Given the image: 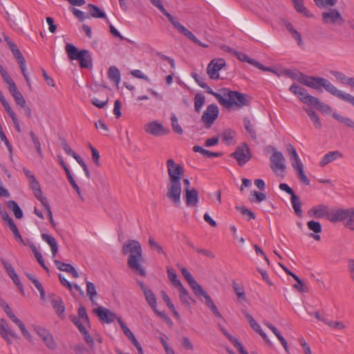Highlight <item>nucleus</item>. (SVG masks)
<instances>
[{
	"instance_id": "nucleus-47",
	"label": "nucleus",
	"mask_w": 354,
	"mask_h": 354,
	"mask_svg": "<svg viewBox=\"0 0 354 354\" xmlns=\"http://www.w3.org/2000/svg\"><path fill=\"white\" fill-rule=\"evenodd\" d=\"M293 168L297 171L298 178L299 180L304 185H308L310 184V180L304 172L303 164L299 165L296 167Z\"/></svg>"
},
{
	"instance_id": "nucleus-53",
	"label": "nucleus",
	"mask_w": 354,
	"mask_h": 354,
	"mask_svg": "<svg viewBox=\"0 0 354 354\" xmlns=\"http://www.w3.org/2000/svg\"><path fill=\"white\" fill-rule=\"evenodd\" d=\"M41 205L47 212V214H48L49 221H50L51 226L55 229L56 227V223L53 220V212L50 209V206L48 203V201H46L44 202L43 203H41Z\"/></svg>"
},
{
	"instance_id": "nucleus-20",
	"label": "nucleus",
	"mask_w": 354,
	"mask_h": 354,
	"mask_svg": "<svg viewBox=\"0 0 354 354\" xmlns=\"http://www.w3.org/2000/svg\"><path fill=\"white\" fill-rule=\"evenodd\" d=\"M181 273L185 278V279L187 281L188 284L192 289L194 293H196V290H198L201 286L198 284V283L195 280L192 274L187 270L185 268H182L180 269Z\"/></svg>"
},
{
	"instance_id": "nucleus-3",
	"label": "nucleus",
	"mask_w": 354,
	"mask_h": 354,
	"mask_svg": "<svg viewBox=\"0 0 354 354\" xmlns=\"http://www.w3.org/2000/svg\"><path fill=\"white\" fill-rule=\"evenodd\" d=\"M219 91L224 95V102L221 105L227 109H230L233 106L242 107L249 104V100L246 98L245 95L238 91H233L229 88H222Z\"/></svg>"
},
{
	"instance_id": "nucleus-19",
	"label": "nucleus",
	"mask_w": 354,
	"mask_h": 354,
	"mask_svg": "<svg viewBox=\"0 0 354 354\" xmlns=\"http://www.w3.org/2000/svg\"><path fill=\"white\" fill-rule=\"evenodd\" d=\"M330 93L333 95V96L337 97V98L344 101L345 102L349 103L352 106H354V96L349 94L344 93L339 89H337L334 85H333V87L331 90L330 91Z\"/></svg>"
},
{
	"instance_id": "nucleus-54",
	"label": "nucleus",
	"mask_w": 354,
	"mask_h": 354,
	"mask_svg": "<svg viewBox=\"0 0 354 354\" xmlns=\"http://www.w3.org/2000/svg\"><path fill=\"white\" fill-rule=\"evenodd\" d=\"M325 324L331 328L343 330L346 328V325L343 322L339 321L327 319V321L325 322Z\"/></svg>"
},
{
	"instance_id": "nucleus-61",
	"label": "nucleus",
	"mask_w": 354,
	"mask_h": 354,
	"mask_svg": "<svg viewBox=\"0 0 354 354\" xmlns=\"http://www.w3.org/2000/svg\"><path fill=\"white\" fill-rule=\"evenodd\" d=\"M117 321L119 323L122 331L128 338L133 335V333L127 327V326L125 324V323L122 321L121 318H117Z\"/></svg>"
},
{
	"instance_id": "nucleus-4",
	"label": "nucleus",
	"mask_w": 354,
	"mask_h": 354,
	"mask_svg": "<svg viewBox=\"0 0 354 354\" xmlns=\"http://www.w3.org/2000/svg\"><path fill=\"white\" fill-rule=\"evenodd\" d=\"M299 82L306 86L319 91H322V86L328 93H330L333 85L328 80L324 77H312L303 74L299 77Z\"/></svg>"
},
{
	"instance_id": "nucleus-40",
	"label": "nucleus",
	"mask_w": 354,
	"mask_h": 354,
	"mask_svg": "<svg viewBox=\"0 0 354 354\" xmlns=\"http://www.w3.org/2000/svg\"><path fill=\"white\" fill-rule=\"evenodd\" d=\"M167 272L170 282L175 288H178L182 285L181 281L178 279L177 274L174 269L167 268Z\"/></svg>"
},
{
	"instance_id": "nucleus-25",
	"label": "nucleus",
	"mask_w": 354,
	"mask_h": 354,
	"mask_svg": "<svg viewBox=\"0 0 354 354\" xmlns=\"http://www.w3.org/2000/svg\"><path fill=\"white\" fill-rule=\"evenodd\" d=\"M0 334L8 344H12L10 337H12L14 339L18 338V336L13 333L6 324H3L0 323Z\"/></svg>"
},
{
	"instance_id": "nucleus-1",
	"label": "nucleus",
	"mask_w": 354,
	"mask_h": 354,
	"mask_svg": "<svg viewBox=\"0 0 354 354\" xmlns=\"http://www.w3.org/2000/svg\"><path fill=\"white\" fill-rule=\"evenodd\" d=\"M166 165L169 180L165 196L175 207H179L182 193L180 180L183 176V169L171 158L167 160Z\"/></svg>"
},
{
	"instance_id": "nucleus-23",
	"label": "nucleus",
	"mask_w": 354,
	"mask_h": 354,
	"mask_svg": "<svg viewBox=\"0 0 354 354\" xmlns=\"http://www.w3.org/2000/svg\"><path fill=\"white\" fill-rule=\"evenodd\" d=\"M176 288L180 292L179 298L182 304L187 308H191L192 302L195 303L196 301L190 297L187 290L183 287V284Z\"/></svg>"
},
{
	"instance_id": "nucleus-56",
	"label": "nucleus",
	"mask_w": 354,
	"mask_h": 354,
	"mask_svg": "<svg viewBox=\"0 0 354 354\" xmlns=\"http://www.w3.org/2000/svg\"><path fill=\"white\" fill-rule=\"evenodd\" d=\"M236 209L240 212V213L243 216H245V217H248V220H250V219H254L255 218V215L254 214L251 212L250 209L244 207H239V206H236Z\"/></svg>"
},
{
	"instance_id": "nucleus-64",
	"label": "nucleus",
	"mask_w": 354,
	"mask_h": 354,
	"mask_svg": "<svg viewBox=\"0 0 354 354\" xmlns=\"http://www.w3.org/2000/svg\"><path fill=\"white\" fill-rule=\"evenodd\" d=\"M316 108L319 111H321L324 113L328 114L332 112V108L329 105L322 102L320 100H319L318 104L317 105Z\"/></svg>"
},
{
	"instance_id": "nucleus-59",
	"label": "nucleus",
	"mask_w": 354,
	"mask_h": 354,
	"mask_svg": "<svg viewBox=\"0 0 354 354\" xmlns=\"http://www.w3.org/2000/svg\"><path fill=\"white\" fill-rule=\"evenodd\" d=\"M308 229L315 233H319L322 232V226L319 222L315 221H310L307 223Z\"/></svg>"
},
{
	"instance_id": "nucleus-52",
	"label": "nucleus",
	"mask_w": 354,
	"mask_h": 354,
	"mask_svg": "<svg viewBox=\"0 0 354 354\" xmlns=\"http://www.w3.org/2000/svg\"><path fill=\"white\" fill-rule=\"evenodd\" d=\"M235 132L231 129L225 130L222 134V140L227 145H230L234 139Z\"/></svg>"
},
{
	"instance_id": "nucleus-29",
	"label": "nucleus",
	"mask_w": 354,
	"mask_h": 354,
	"mask_svg": "<svg viewBox=\"0 0 354 354\" xmlns=\"http://www.w3.org/2000/svg\"><path fill=\"white\" fill-rule=\"evenodd\" d=\"M9 91L13 97L15 103L19 106H25L26 100L21 93L18 90L17 86L9 88Z\"/></svg>"
},
{
	"instance_id": "nucleus-9",
	"label": "nucleus",
	"mask_w": 354,
	"mask_h": 354,
	"mask_svg": "<svg viewBox=\"0 0 354 354\" xmlns=\"http://www.w3.org/2000/svg\"><path fill=\"white\" fill-rule=\"evenodd\" d=\"M34 330L43 341L46 346L50 350L54 351L57 348V344L50 331L41 326H34Z\"/></svg>"
},
{
	"instance_id": "nucleus-10",
	"label": "nucleus",
	"mask_w": 354,
	"mask_h": 354,
	"mask_svg": "<svg viewBox=\"0 0 354 354\" xmlns=\"http://www.w3.org/2000/svg\"><path fill=\"white\" fill-rule=\"evenodd\" d=\"M218 113L219 110L216 104H212L207 106L206 110L201 116V120L206 128L209 129L212 126L214 121L217 119Z\"/></svg>"
},
{
	"instance_id": "nucleus-32",
	"label": "nucleus",
	"mask_w": 354,
	"mask_h": 354,
	"mask_svg": "<svg viewBox=\"0 0 354 354\" xmlns=\"http://www.w3.org/2000/svg\"><path fill=\"white\" fill-rule=\"evenodd\" d=\"M290 91L295 95H297L299 99L302 102L306 96H309V94L307 93L306 90L304 88L301 87L295 84L291 85V86L290 87Z\"/></svg>"
},
{
	"instance_id": "nucleus-2",
	"label": "nucleus",
	"mask_w": 354,
	"mask_h": 354,
	"mask_svg": "<svg viewBox=\"0 0 354 354\" xmlns=\"http://www.w3.org/2000/svg\"><path fill=\"white\" fill-rule=\"evenodd\" d=\"M122 253L128 255L127 265L132 271L142 277L147 275L146 270L142 266L145 258L139 241L129 240L125 242L122 245Z\"/></svg>"
},
{
	"instance_id": "nucleus-16",
	"label": "nucleus",
	"mask_w": 354,
	"mask_h": 354,
	"mask_svg": "<svg viewBox=\"0 0 354 354\" xmlns=\"http://www.w3.org/2000/svg\"><path fill=\"white\" fill-rule=\"evenodd\" d=\"M5 313H6V315L8 316V317L15 324L18 326V327L19 328V329L21 330V333L22 335L29 341H31L32 339V336L30 334V333L27 330V329L26 328L24 324H23V322L19 319H18L15 315L13 313L11 308L9 306V305H7L4 308H3Z\"/></svg>"
},
{
	"instance_id": "nucleus-63",
	"label": "nucleus",
	"mask_w": 354,
	"mask_h": 354,
	"mask_svg": "<svg viewBox=\"0 0 354 354\" xmlns=\"http://www.w3.org/2000/svg\"><path fill=\"white\" fill-rule=\"evenodd\" d=\"M319 102V98L312 96L310 95H309V96H306V98H304V100H303V103L306 104L308 105L314 106L315 107L318 104Z\"/></svg>"
},
{
	"instance_id": "nucleus-24",
	"label": "nucleus",
	"mask_w": 354,
	"mask_h": 354,
	"mask_svg": "<svg viewBox=\"0 0 354 354\" xmlns=\"http://www.w3.org/2000/svg\"><path fill=\"white\" fill-rule=\"evenodd\" d=\"M57 268L61 271H64L72 274L74 278H78L79 274L74 267L66 263H63L59 260H54Z\"/></svg>"
},
{
	"instance_id": "nucleus-51",
	"label": "nucleus",
	"mask_w": 354,
	"mask_h": 354,
	"mask_svg": "<svg viewBox=\"0 0 354 354\" xmlns=\"http://www.w3.org/2000/svg\"><path fill=\"white\" fill-rule=\"evenodd\" d=\"M86 293L90 300L93 302L94 297L97 295V291L94 283L90 281L86 282Z\"/></svg>"
},
{
	"instance_id": "nucleus-31",
	"label": "nucleus",
	"mask_w": 354,
	"mask_h": 354,
	"mask_svg": "<svg viewBox=\"0 0 354 354\" xmlns=\"http://www.w3.org/2000/svg\"><path fill=\"white\" fill-rule=\"evenodd\" d=\"M232 288L239 300L244 301H246V295L243 284L234 281L232 282Z\"/></svg>"
},
{
	"instance_id": "nucleus-27",
	"label": "nucleus",
	"mask_w": 354,
	"mask_h": 354,
	"mask_svg": "<svg viewBox=\"0 0 354 354\" xmlns=\"http://www.w3.org/2000/svg\"><path fill=\"white\" fill-rule=\"evenodd\" d=\"M51 304L53 308L55 310L57 315L61 318H64V312L65 307L64 306L63 301L59 297L54 298L51 300Z\"/></svg>"
},
{
	"instance_id": "nucleus-8",
	"label": "nucleus",
	"mask_w": 354,
	"mask_h": 354,
	"mask_svg": "<svg viewBox=\"0 0 354 354\" xmlns=\"http://www.w3.org/2000/svg\"><path fill=\"white\" fill-rule=\"evenodd\" d=\"M230 156L236 159L240 166L244 165L252 157L250 148L245 142L239 145Z\"/></svg>"
},
{
	"instance_id": "nucleus-36",
	"label": "nucleus",
	"mask_w": 354,
	"mask_h": 354,
	"mask_svg": "<svg viewBox=\"0 0 354 354\" xmlns=\"http://www.w3.org/2000/svg\"><path fill=\"white\" fill-rule=\"evenodd\" d=\"M193 151L194 152H198L202 154L203 156L207 157V158H215V157H219L221 156V153L218 152H212L209 150L203 149L201 146L196 145L193 147Z\"/></svg>"
},
{
	"instance_id": "nucleus-6",
	"label": "nucleus",
	"mask_w": 354,
	"mask_h": 354,
	"mask_svg": "<svg viewBox=\"0 0 354 354\" xmlns=\"http://www.w3.org/2000/svg\"><path fill=\"white\" fill-rule=\"evenodd\" d=\"M160 11L168 19V20L174 26V27L176 28L180 33L185 35L188 39L192 41L193 42H194L195 44H198L200 46L207 47V45L203 44L195 37V35L191 31H189L184 26H183L178 21H176L174 19V17L165 9L164 7L163 10H160Z\"/></svg>"
},
{
	"instance_id": "nucleus-42",
	"label": "nucleus",
	"mask_w": 354,
	"mask_h": 354,
	"mask_svg": "<svg viewBox=\"0 0 354 354\" xmlns=\"http://www.w3.org/2000/svg\"><path fill=\"white\" fill-rule=\"evenodd\" d=\"M205 102V97L202 93H196L194 97V109L197 113H200Z\"/></svg>"
},
{
	"instance_id": "nucleus-12",
	"label": "nucleus",
	"mask_w": 354,
	"mask_h": 354,
	"mask_svg": "<svg viewBox=\"0 0 354 354\" xmlns=\"http://www.w3.org/2000/svg\"><path fill=\"white\" fill-rule=\"evenodd\" d=\"M322 17L325 24L341 25L344 21L342 15L337 9H330L328 11L323 12Z\"/></svg>"
},
{
	"instance_id": "nucleus-21",
	"label": "nucleus",
	"mask_w": 354,
	"mask_h": 354,
	"mask_svg": "<svg viewBox=\"0 0 354 354\" xmlns=\"http://www.w3.org/2000/svg\"><path fill=\"white\" fill-rule=\"evenodd\" d=\"M30 187L32 190L35 196L39 201L41 203L48 201L46 197L42 195V191L41 189L40 185L36 178H34L29 181Z\"/></svg>"
},
{
	"instance_id": "nucleus-50",
	"label": "nucleus",
	"mask_w": 354,
	"mask_h": 354,
	"mask_svg": "<svg viewBox=\"0 0 354 354\" xmlns=\"http://www.w3.org/2000/svg\"><path fill=\"white\" fill-rule=\"evenodd\" d=\"M266 198V195L263 193L258 192L257 191H253L251 192L250 196V202H258L260 203Z\"/></svg>"
},
{
	"instance_id": "nucleus-62",
	"label": "nucleus",
	"mask_w": 354,
	"mask_h": 354,
	"mask_svg": "<svg viewBox=\"0 0 354 354\" xmlns=\"http://www.w3.org/2000/svg\"><path fill=\"white\" fill-rule=\"evenodd\" d=\"M78 318L82 319L84 323L88 324L89 319L86 313V308L83 306H80L78 310Z\"/></svg>"
},
{
	"instance_id": "nucleus-58",
	"label": "nucleus",
	"mask_w": 354,
	"mask_h": 354,
	"mask_svg": "<svg viewBox=\"0 0 354 354\" xmlns=\"http://www.w3.org/2000/svg\"><path fill=\"white\" fill-rule=\"evenodd\" d=\"M203 88L205 89L207 93L214 96L221 104L222 102H224V95L222 94V93L221 91H220V93H216V92L213 91L212 89L209 86H208V85L207 84H206V87Z\"/></svg>"
},
{
	"instance_id": "nucleus-49",
	"label": "nucleus",
	"mask_w": 354,
	"mask_h": 354,
	"mask_svg": "<svg viewBox=\"0 0 354 354\" xmlns=\"http://www.w3.org/2000/svg\"><path fill=\"white\" fill-rule=\"evenodd\" d=\"M171 121L173 131L178 135H182L183 130L180 125L178 124V118L174 113L171 114Z\"/></svg>"
},
{
	"instance_id": "nucleus-37",
	"label": "nucleus",
	"mask_w": 354,
	"mask_h": 354,
	"mask_svg": "<svg viewBox=\"0 0 354 354\" xmlns=\"http://www.w3.org/2000/svg\"><path fill=\"white\" fill-rule=\"evenodd\" d=\"M108 77L111 81L115 83L117 86L120 82V73L117 67L111 66L108 71Z\"/></svg>"
},
{
	"instance_id": "nucleus-45",
	"label": "nucleus",
	"mask_w": 354,
	"mask_h": 354,
	"mask_svg": "<svg viewBox=\"0 0 354 354\" xmlns=\"http://www.w3.org/2000/svg\"><path fill=\"white\" fill-rule=\"evenodd\" d=\"M244 125L250 137L254 140L257 139V133L254 127L248 118H244Z\"/></svg>"
},
{
	"instance_id": "nucleus-28",
	"label": "nucleus",
	"mask_w": 354,
	"mask_h": 354,
	"mask_svg": "<svg viewBox=\"0 0 354 354\" xmlns=\"http://www.w3.org/2000/svg\"><path fill=\"white\" fill-rule=\"evenodd\" d=\"M42 239L50 247L53 257H55L58 252V245L55 239L48 234H41Z\"/></svg>"
},
{
	"instance_id": "nucleus-18",
	"label": "nucleus",
	"mask_w": 354,
	"mask_h": 354,
	"mask_svg": "<svg viewBox=\"0 0 354 354\" xmlns=\"http://www.w3.org/2000/svg\"><path fill=\"white\" fill-rule=\"evenodd\" d=\"M185 194L186 205L187 207H196L199 201L198 191L194 188L186 187Z\"/></svg>"
},
{
	"instance_id": "nucleus-48",
	"label": "nucleus",
	"mask_w": 354,
	"mask_h": 354,
	"mask_svg": "<svg viewBox=\"0 0 354 354\" xmlns=\"http://www.w3.org/2000/svg\"><path fill=\"white\" fill-rule=\"evenodd\" d=\"M145 296L149 305L152 309H155L157 306L156 298L151 290L145 291Z\"/></svg>"
},
{
	"instance_id": "nucleus-38",
	"label": "nucleus",
	"mask_w": 354,
	"mask_h": 354,
	"mask_svg": "<svg viewBox=\"0 0 354 354\" xmlns=\"http://www.w3.org/2000/svg\"><path fill=\"white\" fill-rule=\"evenodd\" d=\"M148 243L151 250L156 251L158 254H162L167 257V254L163 250V248L156 241L153 237H149Z\"/></svg>"
},
{
	"instance_id": "nucleus-35",
	"label": "nucleus",
	"mask_w": 354,
	"mask_h": 354,
	"mask_svg": "<svg viewBox=\"0 0 354 354\" xmlns=\"http://www.w3.org/2000/svg\"><path fill=\"white\" fill-rule=\"evenodd\" d=\"M294 7L298 12L304 15L306 17H312L313 15L306 9L302 0H292Z\"/></svg>"
},
{
	"instance_id": "nucleus-34",
	"label": "nucleus",
	"mask_w": 354,
	"mask_h": 354,
	"mask_svg": "<svg viewBox=\"0 0 354 354\" xmlns=\"http://www.w3.org/2000/svg\"><path fill=\"white\" fill-rule=\"evenodd\" d=\"M7 207L10 210L12 211L16 218L21 219L23 218V212L16 201H8Z\"/></svg>"
},
{
	"instance_id": "nucleus-39",
	"label": "nucleus",
	"mask_w": 354,
	"mask_h": 354,
	"mask_svg": "<svg viewBox=\"0 0 354 354\" xmlns=\"http://www.w3.org/2000/svg\"><path fill=\"white\" fill-rule=\"evenodd\" d=\"M90 15L94 18H104L106 15L97 6L89 3L87 6Z\"/></svg>"
},
{
	"instance_id": "nucleus-13",
	"label": "nucleus",
	"mask_w": 354,
	"mask_h": 354,
	"mask_svg": "<svg viewBox=\"0 0 354 354\" xmlns=\"http://www.w3.org/2000/svg\"><path fill=\"white\" fill-rule=\"evenodd\" d=\"M225 66V62L223 59H212L207 67V73L212 80L219 78L218 72Z\"/></svg>"
},
{
	"instance_id": "nucleus-57",
	"label": "nucleus",
	"mask_w": 354,
	"mask_h": 354,
	"mask_svg": "<svg viewBox=\"0 0 354 354\" xmlns=\"http://www.w3.org/2000/svg\"><path fill=\"white\" fill-rule=\"evenodd\" d=\"M0 261L1 263L3 265L4 268L6 270L10 278L14 277L17 274V273L15 271V269L12 266L10 263H9L7 261H6L4 259L1 258Z\"/></svg>"
},
{
	"instance_id": "nucleus-60",
	"label": "nucleus",
	"mask_w": 354,
	"mask_h": 354,
	"mask_svg": "<svg viewBox=\"0 0 354 354\" xmlns=\"http://www.w3.org/2000/svg\"><path fill=\"white\" fill-rule=\"evenodd\" d=\"M318 7L333 6L336 4L337 0H314Z\"/></svg>"
},
{
	"instance_id": "nucleus-22",
	"label": "nucleus",
	"mask_w": 354,
	"mask_h": 354,
	"mask_svg": "<svg viewBox=\"0 0 354 354\" xmlns=\"http://www.w3.org/2000/svg\"><path fill=\"white\" fill-rule=\"evenodd\" d=\"M77 60L80 62V66L82 68H88L92 65V57L87 50H81V53Z\"/></svg>"
},
{
	"instance_id": "nucleus-14",
	"label": "nucleus",
	"mask_w": 354,
	"mask_h": 354,
	"mask_svg": "<svg viewBox=\"0 0 354 354\" xmlns=\"http://www.w3.org/2000/svg\"><path fill=\"white\" fill-rule=\"evenodd\" d=\"M93 313H95L99 319L106 324L113 323L117 318V315L109 309L102 306H99L93 309Z\"/></svg>"
},
{
	"instance_id": "nucleus-30",
	"label": "nucleus",
	"mask_w": 354,
	"mask_h": 354,
	"mask_svg": "<svg viewBox=\"0 0 354 354\" xmlns=\"http://www.w3.org/2000/svg\"><path fill=\"white\" fill-rule=\"evenodd\" d=\"M65 50L68 58L71 60H77L81 53V50H78L73 44L69 43L66 44Z\"/></svg>"
},
{
	"instance_id": "nucleus-5",
	"label": "nucleus",
	"mask_w": 354,
	"mask_h": 354,
	"mask_svg": "<svg viewBox=\"0 0 354 354\" xmlns=\"http://www.w3.org/2000/svg\"><path fill=\"white\" fill-rule=\"evenodd\" d=\"M335 216L333 218L334 223L342 222L344 227L354 231V207L336 209Z\"/></svg>"
},
{
	"instance_id": "nucleus-15",
	"label": "nucleus",
	"mask_w": 354,
	"mask_h": 354,
	"mask_svg": "<svg viewBox=\"0 0 354 354\" xmlns=\"http://www.w3.org/2000/svg\"><path fill=\"white\" fill-rule=\"evenodd\" d=\"M145 131L154 136H161L169 133V129H165L156 121L150 122L145 125Z\"/></svg>"
},
{
	"instance_id": "nucleus-55",
	"label": "nucleus",
	"mask_w": 354,
	"mask_h": 354,
	"mask_svg": "<svg viewBox=\"0 0 354 354\" xmlns=\"http://www.w3.org/2000/svg\"><path fill=\"white\" fill-rule=\"evenodd\" d=\"M331 74L341 83L348 84L350 77H346L344 73L339 71H331Z\"/></svg>"
},
{
	"instance_id": "nucleus-41",
	"label": "nucleus",
	"mask_w": 354,
	"mask_h": 354,
	"mask_svg": "<svg viewBox=\"0 0 354 354\" xmlns=\"http://www.w3.org/2000/svg\"><path fill=\"white\" fill-rule=\"evenodd\" d=\"M333 117L335 120H338L339 122H340L343 123L344 124H345L346 126H347L348 127L354 129V120H352L351 118H350L348 117L342 116L337 113H333Z\"/></svg>"
},
{
	"instance_id": "nucleus-44",
	"label": "nucleus",
	"mask_w": 354,
	"mask_h": 354,
	"mask_svg": "<svg viewBox=\"0 0 354 354\" xmlns=\"http://www.w3.org/2000/svg\"><path fill=\"white\" fill-rule=\"evenodd\" d=\"M0 73L4 82L8 85V88L16 86L15 82L2 65H0Z\"/></svg>"
},
{
	"instance_id": "nucleus-11",
	"label": "nucleus",
	"mask_w": 354,
	"mask_h": 354,
	"mask_svg": "<svg viewBox=\"0 0 354 354\" xmlns=\"http://www.w3.org/2000/svg\"><path fill=\"white\" fill-rule=\"evenodd\" d=\"M270 167L277 174H279V172H284L286 169L285 158L281 152L277 151L273 152L270 156Z\"/></svg>"
},
{
	"instance_id": "nucleus-33",
	"label": "nucleus",
	"mask_w": 354,
	"mask_h": 354,
	"mask_svg": "<svg viewBox=\"0 0 354 354\" xmlns=\"http://www.w3.org/2000/svg\"><path fill=\"white\" fill-rule=\"evenodd\" d=\"M287 151L290 157V160H292V167H296L297 166L302 164L300 161V159H299L298 155H297L296 149L291 144H289L287 146Z\"/></svg>"
},
{
	"instance_id": "nucleus-7",
	"label": "nucleus",
	"mask_w": 354,
	"mask_h": 354,
	"mask_svg": "<svg viewBox=\"0 0 354 354\" xmlns=\"http://www.w3.org/2000/svg\"><path fill=\"white\" fill-rule=\"evenodd\" d=\"M308 215L314 218H325L334 223L333 218L335 216V209L330 211L326 205H318L313 207L308 211Z\"/></svg>"
},
{
	"instance_id": "nucleus-43",
	"label": "nucleus",
	"mask_w": 354,
	"mask_h": 354,
	"mask_svg": "<svg viewBox=\"0 0 354 354\" xmlns=\"http://www.w3.org/2000/svg\"><path fill=\"white\" fill-rule=\"evenodd\" d=\"M291 202L295 214L299 216H301V203L299 200V198L297 195L294 194L293 196H291Z\"/></svg>"
},
{
	"instance_id": "nucleus-26",
	"label": "nucleus",
	"mask_w": 354,
	"mask_h": 354,
	"mask_svg": "<svg viewBox=\"0 0 354 354\" xmlns=\"http://www.w3.org/2000/svg\"><path fill=\"white\" fill-rule=\"evenodd\" d=\"M342 157L343 154L338 151H330L324 156L319 162V166L324 167L337 158H342Z\"/></svg>"
},
{
	"instance_id": "nucleus-46",
	"label": "nucleus",
	"mask_w": 354,
	"mask_h": 354,
	"mask_svg": "<svg viewBox=\"0 0 354 354\" xmlns=\"http://www.w3.org/2000/svg\"><path fill=\"white\" fill-rule=\"evenodd\" d=\"M306 111L308 113V116L310 118L311 120L313 121L315 128L318 129H320L322 127V124L319 118L318 115L316 113V112L312 109H306Z\"/></svg>"
},
{
	"instance_id": "nucleus-17",
	"label": "nucleus",
	"mask_w": 354,
	"mask_h": 354,
	"mask_svg": "<svg viewBox=\"0 0 354 354\" xmlns=\"http://www.w3.org/2000/svg\"><path fill=\"white\" fill-rule=\"evenodd\" d=\"M195 296L198 297L199 296H203L205 300V304L207 307L213 312V313L218 318H222V315L218 311L216 306L214 304L210 296L207 293L205 290L201 287L198 290H196V293H194Z\"/></svg>"
}]
</instances>
